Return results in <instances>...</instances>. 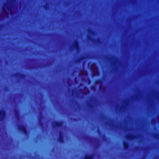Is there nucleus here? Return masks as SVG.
Instances as JSON below:
<instances>
[{
  "mask_svg": "<svg viewBox=\"0 0 159 159\" xmlns=\"http://www.w3.org/2000/svg\"><path fill=\"white\" fill-rule=\"evenodd\" d=\"M155 136L156 137H157V138L159 139V135L158 134H155Z\"/></svg>",
  "mask_w": 159,
  "mask_h": 159,
  "instance_id": "obj_17",
  "label": "nucleus"
},
{
  "mask_svg": "<svg viewBox=\"0 0 159 159\" xmlns=\"http://www.w3.org/2000/svg\"><path fill=\"white\" fill-rule=\"evenodd\" d=\"M15 112L16 113H18V111H17V110H16L15 111Z\"/></svg>",
  "mask_w": 159,
  "mask_h": 159,
  "instance_id": "obj_21",
  "label": "nucleus"
},
{
  "mask_svg": "<svg viewBox=\"0 0 159 159\" xmlns=\"http://www.w3.org/2000/svg\"><path fill=\"white\" fill-rule=\"evenodd\" d=\"M6 115V112L5 111L2 110H0V121H2L4 120Z\"/></svg>",
  "mask_w": 159,
  "mask_h": 159,
  "instance_id": "obj_4",
  "label": "nucleus"
},
{
  "mask_svg": "<svg viewBox=\"0 0 159 159\" xmlns=\"http://www.w3.org/2000/svg\"><path fill=\"white\" fill-rule=\"evenodd\" d=\"M57 141L61 143H64L63 134L61 132H60L59 133Z\"/></svg>",
  "mask_w": 159,
  "mask_h": 159,
  "instance_id": "obj_3",
  "label": "nucleus"
},
{
  "mask_svg": "<svg viewBox=\"0 0 159 159\" xmlns=\"http://www.w3.org/2000/svg\"><path fill=\"white\" fill-rule=\"evenodd\" d=\"M5 90H7L8 89V88L7 87H6L5 89Z\"/></svg>",
  "mask_w": 159,
  "mask_h": 159,
  "instance_id": "obj_22",
  "label": "nucleus"
},
{
  "mask_svg": "<svg viewBox=\"0 0 159 159\" xmlns=\"http://www.w3.org/2000/svg\"><path fill=\"white\" fill-rule=\"evenodd\" d=\"M123 147L125 150H127L129 148V143L126 141H124L123 143Z\"/></svg>",
  "mask_w": 159,
  "mask_h": 159,
  "instance_id": "obj_9",
  "label": "nucleus"
},
{
  "mask_svg": "<svg viewBox=\"0 0 159 159\" xmlns=\"http://www.w3.org/2000/svg\"><path fill=\"white\" fill-rule=\"evenodd\" d=\"M96 66V64L95 62H93L92 63L90 66V69L92 72H94V70L97 69Z\"/></svg>",
  "mask_w": 159,
  "mask_h": 159,
  "instance_id": "obj_8",
  "label": "nucleus"
},
{
  "mask_svg": "<svg viewBox=\"0 0 159 159\" xmlns=\"http://www.w3.org/2000/svg\"><path fill=\"white\" fill-rule=\"evenodd\" d=\"M73 48L77 50H78L79 48V45L78 41L77 40H75L74 42V44L73 45Z\"/></svg>",
  "mask_w": 159,
  "mask_h": 159,
  "instance_id": "obj_7",
  "label": "nucleus"
},
{
  "mask_svg": "<svg viewBox=\"0 0 159 159\" xmlns=\"http://www.w3.org/2000/svg\"><path fill=\"white\" fill-rule=\"evenodd\" d=\"M88 40H93L94 42H96L98 43H99L101 42V40H100V39L98 38L96 40L93 39L90 36H88Z\"/></svg>",
  "mask_w": 159,
  "mask_h": 159,
  "instance_id": "obj_6",
  "label": "nucleus"
},
{
  "mask_svg": "<svg viewBox=\"0 0 159 159\" xmlns=\"http://www.w3.org/2000/svg\"><path fill=\"white\" fill-rule=\"evenodd\" d=\"M47 7H48V6L47 5H44V6H43V7L44 9H46L47 8Z\"/></svg>",
  "mask_w": 159,
  "mask_h": 159,
  "instance_id": "obj_18",
  "label": "nucleus"
},
{
  "mask_svg": "<svg viewBox=\"0 0 159 159\" xmlns=\"http://www.w3.org/2000/svg\"><path fill=\"white\" fill-rule=\"evenodd\" d=\"M98 75V74H96V73H95L93 74V76Z\"/></svg>",
  "mask_w": 159,
  "mask_h": 159,
  "instance_id": "obj_20",
  "label": "nucleus"
},
{
  "mask_svg": "<svg viewBox=\"0 0 159 159\" xmlns=\"http://www.w3.org/2000/svg\"><path fill=\"white\" fill-rule=\"evenodd\" d=\"M139 148V147H136L135 148L136 149H137Z\"/></svg>",
  "mask_w": 159,
  "mask_h": 159,
  "instance_id": "obj_24",
  "label": "nucleus"
},
{
  "mask_svg": "<svg viewBox=\"0 0 159 159\" xmlns=\"http://www.w3.org/2000/svg\"><path fill=\"white\" fill-rule=\"evenodd\" d=\"M95 87L94 86L92 85L91 87V89H95Z\"/></svg>",
  "mask_w": 159,
  "mask_h": 159,
  "instance_id": "obj_19",
  "label": "nucleus"
},
{
  "mask_svg": "<svg viewBox=\"0 0 159 159\" xmlns=\"http://www.w3.org/2000/svg\"><path fill=\"white\" fill-rule=\"evenodd\" d=\"M10 13L11 14L13 13L11 11H10Z\"/></svg>",
  "mask_w": 159,
  "mask_h": 159,
  "instance_id": "obj_26",
  "label": "nucleus"
},
{
  "mask_svg": "<svg viewBox=\"0 0 159 159\" xmlns=\"http://www.w3.org/2000/svg\"><path fill=\"white\" fill-rule=\"evenodd\" d=\"M84 59H85L84 57V56H83L82 57H80L79 58L76 59V62L78 63V62H80L82 60Z\"/></svg>",
  "mask_w": 159,
  "mask_h": 159,
  "instance_id": "obj_12",
  "label": "nucleus"
},
{
  "mask_svg": "<svg viewBox=\"0 0 159 159\" xmlns=\"http://www.w3.org/2000/svg\"><path fill=\"white\" fill-rule=\"evenodd\" d=\"M63 123V121H55L52 123V126L53 128H59L62 126Z\"/></svg>",
  "mask_w": 159,
  "mask_h": 159,
  "instance_id": "obj_2",
  "label": "nucleus"
},
{
  "mask_svg": "<svg viewBox=\"0 0 159 159\" xmlns=\"http://www.w3.org/2000/svg\"><path fill=\"white\" fill-rule=\"evenodd\" d=\"M18 129L20 132L25 135H27L28 134V132L25 126L24 125L18 127Z\"/></svg>",
  "mask_w": 159,
  "mask_h": 159,
  "instance_id": "obj_1",
  "label": "nucleus"
},
{
  "mask_svg": "<svg viewBox=\"0 0 159 159\" xmlns=\"http://www.w3.org/2000/svg\"><path fill=\"white\" fill-rule=\"evenodd\" d=\"M89 33L91 34H94V32L92 30L90 29L88 30Z\"/></svg>",
  "mask_w": 159,
  "mask_h": 159,
  "instance_id": "obj_15",
  "label": "nucleus"
},
{
  "mask_svg": "<svg viewBox=\"0 0 159 159\" xmlns=\"http://www.w3.org/2000/svg\"><path fill=\"white\" fill-rule=\"evenodd\" d=\"M101 87H102V85H100V86H99V89H101Z\"/></svg>",
  "mask_w": 159,
  "mask_h": 159,
  "instance_id": "obj_23",
  "label": "nucleus"
},
{
  "mask_svg": "<svg viewBox=\"0 0 159 159\" xmlns=\"http://www.w3.org/2000/svg\"><path fill=\"white\" fill-rule=\"evenodd\" d=\"M88 107L89 108H92L93 107V105L91 103H88L87 104Z\"/></svg>",
  "mask_w": 159,
  "mask_h": 159,
  "instance_id": "obj_16",
  "label": "nucleus"
},
{
  "mask_svg": "<svg viewBox=\"0 0 159 159\" xmlns=\"http://www.w3.org/2000/svg\"><path fill=\"white\" fill-rule=\"evenodd\" d=\"M2 25H0V28L1 27Z\"/></svg>",
  "mask_w": 159,
  "mask_h": 159,
  "instance_id": "obj_28",
  "label": "nucleus"
},
{
  "mask_svg": "<svg viewBox=\"0 0 159 159\" xmlns=\"http://www.w3.org/2000/svg\"><path fill=\"white\" fill-rule=\"evenodd\" d=\"M135 136L133 134H128L126 136L127 139L129 140L133 139L134 138Z\"/></svg>",
  "mask_w": 159,
  "mask_h": 159,
  "instance_id": "obj_10",
  "label": "nucleus"
},
{
  "mask_svg": "<svg viewBox=\"0 0 159 159\" xmlns=\"http://www.w3.org/2000/svg\"><path fill=\"white\" fill-rule=\"evenodd\" d=\"M11 0V1H13V0Z\"/></svg>",
  "mask_w": 159,
  "mask_h": 159,
  "instance_id": "obj_29",
  "label": "nucleus"
},
{
  "mask_svg": "<svg viewBox=\"0 0 159 159\" xmlns=\"http://www.w3.org/2000/svg\"><path fill=\"white\" fill-rule=\"evenodd\" d=\"M43 118V116H41L39 118V123L40 126H42L43 125V122L41 121V120Z\"/></svg>",
  "mask_w": 159,
  "mask_h": 159,
  "instance_id": "obj_13",
  "label": "nucleus"
},
{
  "mask_svg": "<svg viewBox=\"0 0 159 159\" xmlns=\"http://www.w3.org/2000/svg\"><path fill=\"white\" fill-rule=\"evenodd\" d=\"M86 72V71H85V70H83V72Z\"/></svg>",
  "mask_w": 159,
  "mask_h": 159,
  "instance_id": "obj_27",
  "label": "nucleus"
},
{
  "mask_svg": "<svg viewBox=\"0 0 159 159\" xmlns=\"http://www.w3.org/2000/svg\"><path fill=\"white\" fill-rule=\"evenodd\" d=\"M14 76L16 77H19L20 79H24L26 76V75L24 74L18 72L15 74Z\"/></svg>",
  "mask_w": 159,
  "mask_h": 159,
  "instance_id": "obj_5",
  "label": "nucleus"
},
{
  "mask_svg": "<svg viewBox=\"0 0 159 159\" xmlns=\"http://www.w3.org/2000/svg\"><path fill=\"white\" fill-rule=\"evenodd\" d=\"M81 74H82V75H85V74L83 72H82Z\"/></svg>",
  "mask_w": 159,
  "mask_h": 159,
  "instance_id": "obj_25",
  "label": "nucleus"
},
{
  "mask_svg": "<svg viewBox=\"0 0 159 159\" xmlns=\"http://www.w3.org/2000/svg\"><path fill=\"white\" fill-rule=\"evenodd\" d=\"M83 159H93V156L92 155H87Z\"/></svg>",
  "mask_w": 159,
  "mask_h": 159,
  "instance_id": "obj_11",
  "label": "nucleus"
},
{
  "mask_svg": "<svg viewBox=\"0 0 159 159\" xmlns=\"http://www.w3.org/2000/svg\"><path fill=\"white\" fill-rule=\"evenodd\" d=\"M102 82V81L101 79H99L95 81L94 83L96 84H101Z\"/></svg>",
  "mask_w": 159,
  "mask_h": 159,
  "instance_id": "obj_14",
  "label": "nucleus"
}]
</instances>
